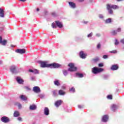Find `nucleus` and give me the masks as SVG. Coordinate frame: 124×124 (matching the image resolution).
<instances>
[{"label":"nucleus","mask_w":124,"mask_h":124,"mask_svg":"<svg viewBox=\"0 0 124 124\" xmlns=\"http://www.w3.org/2000/svg\"><path fill=\"white\" fill-rule=\"evenodd\" d=\"M41 67H50V68H59L61 67V65L59 63L53 62L51 64H48L46 62H41Z\"/></svg>","instance_id":"f257e3e1"},{"label":"nucleus","mask_w":124,"mask_h":124,"mask_svg":"<svg viewBox=\"0 0 124 124\" xmlns=\"http://www.w3.org/2000/svg\"><path fill=\"white\" fill-rule=\"evenodd\" d=\"M112 9H119V6H117L116 5H110L109 4H108L107 5V9L108 11V13L109 14H113V10Z\"/></svg>","instance_id":"f03ea898"},{"label":"nucleus","mask_w":124,"mask_h":124,"mask_svg":"<svg viewBox=\"0 0 124 124\" xmlns=\"http://www.w3.org/2000/svg\"><path fill=\"white\" fill-rule=\"evenodd\" d=\"M68 65L69 66L68 71L70 72L77 71V67L75 66L74 63H69Z\"/></svg>","instance_id":"7ed1b4c3"},{"label":"nucleus","mask_w":124,"mask_h":124,"mask_svg":"<svg viewBox=\"0 0 124 124\" xmlns=\"http://www.w3.org/2000/svg\"><path fill=\"white\" fill-rule=\"evenodd\" d=\"M103 70H104L102 68H99L95 67L92 69V72L93 73V74H97V73H100V72H102Z\"/></svg>","instance_id":"20e7f679"},{"label":"nucleus","mask_w":124,"mask_h":124,"mask_svg":"<svg viewBox=\"0 0 124 124\" xmlns=\"http://www.w3.org/2000/svg\"><path fill=\"white\" fill-rule=\"evenodd\" d=\"M16 52L21 54H25L26 53V49L25 48L18 49L16 50Z\"/></svg>","instance_id":"39448f33"},{"label":"nucleus","mask_w":124,"mask_h":124,"mask_svg":"<svg viewBox=\"0 0 124 124\" xmlns=\"http://www.w3.org/2000/svg\"><path fill=\"white\" fill-rule=\"evenodd\" d=\"M79 57L81 59H86L87 58V54L81 51L79 52Z\"/></svg>","instance_id":"423d86ee"},{"label":"nucleus","mask_w":124,"mask_h":124,"mask_svg":"<svg viewBox=\"0 0 124 124\" xmlns=\"http://www.w3.org/2000/svg\"><path fill=\"white\" fill-rule=\"evenodd\" d=\"M111 70L115 71V70H118L119 69V65L118 64H113L110 67Z\"/></svg>","instance_id":"0eeeda50"},{"label":"nucleus","mask_w":124,"mask_h":124,"mask_svg":"<svg viewBox=\"0 0 124 124\" xmlns=\"http://www.w3.org/2000/svg\"><path fill=\"white\" fill-rule=\"evenodd\" d=\"M6 43H7V40H4L2 41V37L0 36V44H1L3 46H5V45H6Z\"/></svg>","instance_id":"6e6552de"},{"label":"nucleus","mask_w":124,"mask_h":124,"mask_svg":"<svg viewBox=\"0 0 124 124\" xmlns=\"http://www.w3.org/2000/svg\"><path fill=\"white\" fill-rule=\"evenodd\" d=\"M1 121L3 123H8V122H9V118H8V117L4 116L1 118Z\"/></svg>","instance_id":"1a4fd4ad"},{"label":"nucleus","mask_w":124,"mask_h":124,"mask_svg":"<svg viewBox=\"0 0 124 124\" xmlns=\"http://www.w3.org/2000/svg\"><path fill=\"white\" fill-rule=\"evenodd\" d=\"M18 68V67L16 66H11L10 69V71L12 72V73H15V72L16 71V69Z\"/></svg>","instance_id":"9d476101"},{"label":"nucleus","mask_w":124,"mask_h":124,"mask_svg":"<svg viewBox=\"0 0 124 124\" xmlns=\"http://www.w3.org/2000/svg\"><path fill=\"white\" fill-rule=\"evenodd\" d=\"M16 81L18 84H20L21 85H22V84H24V80H23L22 78H21L19 77L16 78Z\"/></svg>","instance_id":"9b49d317"},{"label":"nucleus","mask_w":124,"mask_h":124,"mask_svg":"<svg viewBox=\"0 0 124 124\" xmlns=\"http://www.w3.org/2000/svg\"><path fill=\"white\" fill-rule=\"evenodd\" d=\"M33 91L34 93H40V88L38 86L34 87L33 88Z\"/></svg>","instance_id":"f8f14e48"},{"label":"nucleus","mask_w":124,"mask_h":124,"mask_svg":"<svg viewBox=\"0 0 124 124\" xmlns=\"http://www.w3.org/2000/svg\"><path fill=\"white\" fill-rule=\"evenodd\" d=\"M109 119V117L108 115H104L102 118V122H104V123H106L108 119Z\"/></svg>","instance_id":"ddd939ff"},{"label":"nucleus","mask_w":124,"mask_h":124,"mask_svg":"<svg viewBox=\"0 0 124 124\" xmlns=\"http://www.w3.org/2000/svg\"><path fill=\"white\" fill-rule=\"evenodd\" d=\"M55 23L57 26V27H58V28H62L63 26H62V22H60L59 21H56Z\"/></svg>","instance_id":"4468645a"},{"label":"nucleus","mask_w":124,"mask_h":124,"mask_svg":"<svg viewBox=\"0 0 124 124\" xmlns=\"http://www.w3.org/2000/svg\"><path fill=\"white\" fill-rule=\"evenodd\" d=\"M0 17L1 18L4 17V11L1 8H0Z\"/></svg>","instance_id":"2eb2a0df"},{"label":"nucleus","mask_w":124,"mask_h":124,"mask_svg":"<svg viewBox=\"0 0 124 124\" xmlns=\"http://www.w3.org/2000/svg\"><path fill=\"white\" fill-rule=\"evenodd\" d=\"M49 112H50V111L49 110V108H48L47 107L45 108V109H44L45 115H46V116H48V115H49Z\"/></svg>","instance_id":"dca6fc26"},{"label":"nucleus","mask_w":124,"mask_h":124,"mask_svg":"<svg viewBox=\"0 0 124 124\" xmlns=\"http://www.w3.org/2000/svg\"><path fill=\"white\" fill-rule=\"evenodd\" d=\"M69 4L70 5L71 8H75L76 7V4L73 2H69Z\"/></svg>","instance_id":"f3484780"},{"label":"nucleus","mask_w":124,"mask_h":124,"mask_svg":"<svg viewBox=\"0 0 124 124\" xmlns=\"http://www.w3.org/2000/svg\"><path fill=\"white\" fill-rule=\"evenodd\" d=\"M51 93L53 96H57L58 95V90H55L52 91Z\"/></svg>","instance_id":"a211bd4d"},{"label":"nucleus","mask_w":124,"mask_h":124,"mask_svg":"<svg viewBox=\"0 0 124 124\" xmlns=\"http://www.w3.org/2000/svg\"><path fill=\"white\" fill-rule=\"evenodd\" d=\"M20 98L23 101H26L27 99H28V97H27V96H26L25 95H21Z\"/></svg>","instance_id":"6ab92c4d"},{"label":"nucleus","mask_w":124,"mask_h":124,"mask_svg":"<svg viewBox=\"0 0 124 124\" xmlns=\"http://www.w3.org/2000/svg\"><path fill=\"white\" fill-rule=\"evenodd\" d=\"M36 108L37 107L35 105H31L30 107V110H35Z\"/></svg>","instance_id":"aec40b11"},{"label":"nucleus","mask_w":124,"mask_h":124,"mask_svg":"<svg viewBox=\"0 0 124 124\" xmlns=\"http://www.w3.org/2000/svg\"><path fill=\"white\" fill-rule=\"evenodd\" d=\"M59 94L60 95H64V94H65V92L62 90H60L59 91Z\"/></svg>","instance_id":"412c9836"},{"label":"nucleus","mask_w":124,"mask_h":124,"mask_svg":"<svg viewBox=\"0 0 124 124\" xmlns=\"http://www.w3.org/2000/svg\"><path fill=\"white\" fill-rule=\"evenodd\" d=\"M62 104V101H57L55 102V105L56 106V107H59L60 105Z\"/></svg>","instance_id":"4be33fe9"},{"label":"nucleus","mask_w":124,"mask_h":124,"mask_svg":"<svg viewBox=\"0 0 124 124\" xmlns=\"http://www.w3.org/2000/svg\"><path fill=\"white\" fill-rule=\"evenodd\" d=\"M112 22V19L111 18H108L105 20L106 24H110Z\"/></svg>","instance_id":"5701e85b"},{"label":"nucleus","mask_w":124,"mask_h":124,"mask_svg":"<svg viewBox=\"0 0 124 124\" xmlns=\"http://www.w3.org/2000/svg\"><path fill=\"white\" fill-rule=\"evenodd\" d=\"M54 84L55 86H61V83H60V81L58 80L54 81Z\"/></svg>","instance_id":"b1692460"},{"label":"nucleus","mask_w":124,"mask_h":124,"mask_svg":"<svg viewBox=\"0 0 124 124\" xmlns=\"http://www.w3.org/2000/svg\"><path fill=\"white\" fill-rule=\"evenodd\" d=\"M20 116V113H19V111H16L14 113V117H19Z\"/></svg>","instance_id":"393cba45"},{"label":"nucleus","mask_w":124,"mask_h":124,"mask_svg":"<svg viewBox=\"0 0 124 124\" xmlns=\"http://www.w3.org/2000/svg\"><path fill=\"white\" fill-rule=\"evenodd\" d=\"M76 74H77V76H78V77H79V78H83V77H84V75H83V74H80L79 73H77Z\"/></svg>","instance_id":"a878e982"},{"label":"nucleus","mask_w":124,"mask_h":124,"mask_svg":"<svg viewBox=\"0 0 124 124\" xmlns=\"http://www.w3.org/2000/svg\"><path fill=\"white\" fill-rule=\"evenodd\" d=\"M117 108V106L116 105H112L111 107L112 111H115V109Z\"/></svg>","instance_id":"bb28decb"},{"label":"nucleus","mask_w":124,"mask_h":124,"mask_svg":"<svg viewBox=\"0 0 124 124\" xmlns=\"http://www.w3.org/2000/svg\"><path fill=\"white\" fill-rule=\"evenodd\" d=\"M111 33L112 34V35H117V31H116L115 30H112L111 31Z\"/></svg>","instance_id":"cd10ccee"},{"label":"nucleus","mask_w":124,"mask_h":124,"mask_svg":"<svg viewBox=\"0 0 124 124\" xmlns=\"http://www.w3.org/2000/svg\"><path fill=\"white\" fill-rule=\"evenodd\" d=\"M93 62H98V61H99V58L96 57V58H94L93 59Z\"/></svg>","instance_id":"c85d7f7f"},{"label":"nucleus","mask_w":124,"mask_h":124,"mask_svg":"<svg viewBox=\"0 0 124 124\" xmlns=\"http://www.w3.org/2000/svg\"><path fill=\"white\" fill-rule=\"evenodd\" d=\"M62 73L63 74V75H64V76H66V75H67V70H63Z\"/></svg>","instance_id":"c756f323"},{"label":"nucleus","mask_w":124,"mask_h":124,"mask_svg":"<svg viewBox=\"0 0 124 124\" xmlns=\"http://www.w3.org/2000/svg\"><path fill=\"white\" fill-rule=\"evenodd\" d=\"M69 91L72 93H75V88H74V87H72L69 89Z\"/></svg>","instance_id":"7c9ffc66"},{"label":"nucleus","mask_w":124,"mask_h":124,"mask_svg":"<svg viewBox=\"0 0 124 124\" xmlns=\"http://www.w3.org/2000/svg\"><path fill=\"white\" fill-rule=\"evenodd\" d=\"M33 73L34 74H38V70L37 69H34L33 70Z\"/></svg>","instance_id":"2f4dec72"},{"label":"nucleus","mask_w":124,"mask_h":124,"mask_svg":"<svg viewBox=\"0 0 124 124\" xmlns=\"http://www.w3.org/2000/svg\"><path fill=\"white\" fill-rule=\"evenodd\" d=\"M24 89L26 90V91H31V88L28 86L24 87Z\"/></svg>","instance_id":"473e14b6"},{"label":"nucleus","mask_w":124,"mask_h":124,"mask_svg":"<svg viewBox=\"0 0 124 124\" xmlns=\"http://www.w3.org/2000/svg\"><path fill=\"white\" fill-rule=\"evenodd\" d=\"M51 26L53 29H56L57 28V25L54 23L52 24Z\"/></svg>","instance_id":"72a5a7b5"},{"label":"nucleus","mask_w":124,"mask_h":124,"mask_svg":"<svg viewBox=\"0 0 124 124\" xmlns=\"http://www.w3.org/2000/svg\"><path fill=\"white\" fill-rule=\"evenodd\" d=\"M107 98H108V99H112V95H108L107 96Z\"/></svg>","instance_id":"f704fd0d"},{"label":"nucleus","mask_w":124,"mask_h":124,"mask_svg":"<svg viewBox=\"0 0 124 124\" xmlns=\"http://www.w3.org/2000/svg\"><path fill=\"white\" fill-rule=\"evenodd\" d=\"M110 53L116 54V53H117V50H112V51H110Z\"/></svg>","instance_id":"c9c22d12"},{"label":"nucleus","mask_w":124,"mask_h":124,"mask_svg":"<svg viewBox=\"0 0 124 124\" xmlns=\"http://www.w3.org/2000/svg\"><path fill=\"white\" fill-rule=\"evenodd\" d=\"M99 67H103V63H100L98 64Z\"/></svg>","instance_id":"e433bc0d"},{"label":"nucleus","mask_w":124,"mask_h":124,"mask_svg":"<svg viewBox=\"0 0 124 124\" xmlns=\"http://www.w3.org/2000/svg\"><path fill=\"white\" fill-rule=\"evenodd\" d=\"M122 31V29H121V28H118L117 30V32H120V31Z\"/></svg>","instance_id":"4c0bfd02"},{"label":"nucleus","mask_w":124,"mask_h":124,"mask_svg":"<svg viewBox=\"0 0 124 124\" xmlns=\"http://www.w3.org/2000/svg\"><path fill=\"white\" fill-rule=\"evenodd\" d=\"M88 37H92L93 36V33H90L88 35Z\"/></svg>","instance_id":"58836bf2"},{"label":"nucleus","mask_w":124,"mask_h":124,"mask_svg":"<svg viewBox=\"0 0 124 124\" xmlns=\"http://www.w3.org/2000/svg\"><path fill=\"white\" fill-rule=\"evenodd\" d=\"M115 45H119V41H118V40H115Z\"/></svg>","instance_id":"ea45409f"},{"label":"nucleus","mask_w":124,"mask_h":124,"mask_svg":"<svg viewBox=\"0 0 124 124\" xmlns=\"http://www.w3.org/2000/svg\"><path fill=\"white\" fill-rule=\"evenodd\" d=\"M101 45H100V44H98L97 46V49H100V47H101Z\"/></svg>","instance_id":"a19ab883"},{"label":"nucleus","mask_w":124,"mask_h":124,"mask_svg":"<svg viewBox=\"0 0 124 124\" xmlns=\"http://www.w3.org/2000/svg\"><path fill=\"white\" fill-rule=\"evenodd\" d=\"M99 17L100 18V19H103V16L102 15H99Z\"/></svg>","instance_id":"79ce46f5"},{"label":"nucleus","mask_w":124,"mask_h":124,"mask_svg":"<svg viewBox=\"0 0 124 124\" xmlns=\"http://www.w3.org/2000/svg\"><path fill=\"white\" fill-rule=\"evenodd\" d=\"M103 59H107V58H108V56L105 55L103 56Z\"/></svg>","instance_id":"37998d69"},{"label":"nucleus","mask_w":124,"mask_h":124,"mask_svg":"<svg viewBox=\"0 0 124 124\" xmlns=\"http://www.w3.org/2000/svg\"><path fill=\"white\" fill-rule=\"evenodd\" d=\"M51 15H52V16H56L57 15L56 14V13H52L51 14Z\"/></svg>","instance_id":"c03bdc74"},{"label":"nucleus","mask_w":124,"mask_h":124,"mask_svg":"<svg viewBox=\"0 0 124 124\" xmlns=\"http://www.w3.org/2000/svg\"><path fill=\"white\" fill-rule=\"evenodd\" d=\"M18 121H19L20 122H22V118H21V117H18Z\"/></svg>","instance_id":"a18cd8bd"},{"label":"nucleus","mask_w":124,"mask_h":124,"mask_svg":"<svg viewBox=\"0 0 124 124\" xmlns=\"http://www.w3.org/2000/svg\"><path fill=\"white\" fill-rule=\"evenodd\" d=\"M29 72H32L33 73V70L29 69Z\"/></svg>","instance_id":"49530a36"},{"label":"nucleus","mask_w":124,"mask_h":124,"mask_svg":"<svg viewBox=\"0 0 124 124\" xmlns=\"http://www.w3.org/2000/svg\"><path fill=\"white\" fill-rule=\"evenodd\" d=\"M18 108H21V107H22V105H21V104H19L18 105Z\"/></svg>","instance_id":"de8ad7c7"},{"label":"nucleus","mask_w":124,"mask_h":124,"mask_svg":"<svg viewBox=\"0 0 124 124\" xmlns=\"http://www.w3.org/2000/svg\"><path fill=\"white\" fill-rule=\"evenodd\" d=\"M39 11V9L38 8H37L36 9V12H38Z\"/></svg>","instance_id":"09e8293b"},{"label":"nucleus","mask_w":124,"mask_h":124,"mask_svg":"<svg viewBox=\"0 0 124 124\" xmlns=\"http://www.w3.org/2000/svg\"><path fill=\"white\" fill-rule=\"evenodd\" d=\"M20 0V1H23V2L26 1V0Z\"/></svg>","instance_id":"8fccbe9b"},{"label":"nucleus","mask_w":124,"mask_h":124,"mask_svg":"<svg viewBox=\"0 0 124 124\" xmlns=\"http://www.w3.org/2000/svg\"><path fill=\"white\" fill-rule=\"evenodd\" d=\"M117 1H122V0H116Z\"/></svg>","instance_id":"3c124183"},{"label":"nucleus","mask_w":124,"mask_h":124,"mask_svg":"<svg viewBox=\"0 0 124 124\" xmlns=\"http://www.w3.org/2000/svg\"><path fill=\"white\" fill-rule=\"evenodd\" d=\"M84 23V24H88V21H85Z\"/></svg>","instance_id":"603ef678"},{"label":"nucleus","mask_w":124,"mask_h":124,"mask_svg":"<svg viewBox=\"0 0 124 124\" xmlns=\"http://www.w3.org/2000/svg\"><path fill=\"white\" fill-rule=\"evenodd\" d=\"M45 14H46V13H48V12H47L46 11H45Z\"/></svg>","instance_id":"864d4df0"},{"label":"nucleus","mask_w":124,"mask_h":124,"mask_svg":"<svg viewBox=\"0 0 124 124\" xmlns=\"http://www.w3.org/2000/svg\"><path fill=\"white\" fill-rule=\"evenodd\" d=\"M2 63V61H0V64H1Z\"/></svg>","instance_id":"5fc2aeb1"},{"label":"nucleus","mask_w":124,"mask_h":124,"mask_svg":"<svg viewBox=\"0 0 124 124\" xmlns=\"http://www.w3.org/2000/svg\"><path fill=\"white\" fill-rule=\"evenodd\" d=\"M81 1H84V0H80Z\"/></svg>","instance_id":"6e6d98bb"},{"label":"nucleus","mask_w":124,"mask_h":124,"mask_svg":"<svg viewBox=\"0 0 124 124\" xmlns=\"http://www.w3.org/2000/svg\"><path fill=\"white\" fill-rule=\"evenodd\" d=\"M1 31H3V28L1 29Z\"/></svg>","instance_id":"4d7b16f0"},{"label":"nucleus","mask_w":124,"mask_h":124,"mask_svg":"<svg viewBox=\"0 0 124 124\" xmlns=\"http://www.w3.org/2000/svg\"><path fill=\"white\" fill-rule=\"evenodd\" d=\"M96 35H97V36H99V35L98 34H96Z\"/></svg>","instance_id":"13d9d810"}]
</instances>
